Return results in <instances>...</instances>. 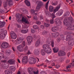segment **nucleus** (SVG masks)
Returning <instances> with one entry per match:
<instances>
[{"label": "nucleus", "instance_id": "1", "mask_svg": "<svg viewBox=\"0 0 74 74\" xmlns=\"http://www.w3.org/2000/svg\"><path fill=\"white\" fill-rule=\"evenodd\" d=\"M43 49H42L41 50V54L42 56H45L46 53H50L52 52L51 48L50 46L47 45H44L43 46Z\"/></svg>", "mask_w": 74, "mask_h": 74}, {"label": "nucleus", "instance_id": "2", "mask_svg": "<svg viewBox=\"0 0 74 74\" xmlns=\"http://www.w3.org/2000/svg\"><path fill=\"white\" fill-rule=\"evenodd\" d=\"M63 22L64 24L67 27V30H74V25L72 26L71 23H70L69 22L67 21V19L66 18H65Z\"/></svg>", "mask_w": 74, "mask_h": 74}, {"label": "nucleus", "instance_id": "3", "mask_svg": "<svg viewBox=\"0 0 74 74\" xmlns=\"http://www.w3.org/2000/svg\"><path fill=\"white\" fill-rule=\"evenodd\" d=\"M25 45H26L25 42L23 41L22 43L17 46V49L20 52H23V48Z\"/></svg>", "mask_w": 74, "mask_h": 74}, {"label": "nucleus", "instance_id": "4", "mask_svg": "<svg viewBox=\"0 0 74 74\" xmlns=\"http://www.w3.org/2000/svg\"><path fill=\"white\" fill-rule=\"evenodd\" d=\"M1 32V33L0 35V38L1 40H3L5 38V37L7 33V30L4 29H1L0 30V32Z\"/></svg>", "mask_w": 74, "mask_h": 74}, {"label": "nucleus", "instance_id": "5", "mask_svg": "<svg viewBox=\"0 0 74 74\" xmlns=\"http://www.w3.org/2000/svg\"><path fill=\"white\" fill-rule=\"evenodd\" d=\"M8 5L9 6H12L13 5V2L12 0H7V1L5 2L3 5L4 7H7V5Z\"/></svg>", "mask_w": 74, "mask_h": 74}, {"label": "nucleus", "instance_id": "6", "mask_svg": "<svg viewBox=\"0 0 74 74\" xmlns=\"http://www.w3.org/2000/svg\"><path fill=\"white\" fill-rule=\"evenodd\" d=\"M28 62V57L25 56L23 57L22 60V63L23 64H27Z\"/></svg>", "mask_w": 74, "mask_h": 74}, {"label": "nucleus", "instance_id": "7", "mask_svg": "<svg viewBox=\"0 0 74 74\" xmlns=\"http://www.w3.org/2000/svg\"><path fill=\"white\" fill-rule=\"evenodd\" d=\"M27 42L28 45H30L33 40V38L31 36H28L27 37Z\"/></svg>", "mask_w": 74, "mask_h": 74}, {"label": "nucleus", "instance_id": "8", "mask_svg": "<svg viewBox=\"0 0 74 74\" xmlns=\"http://www.w3.org/2000/svg\"><path fill=\"white\" fill-rule=\"evenodd\" d=\"M10 35L11 37L12 38V39H15L17 37V36L16 34H15L14 32L13 31H12L10 33Z\"/></svg>", "mask_w": 74, "mask_h": 74}, {"label": "nucleus", "instance_id": "9", "mask_svg": "<svg viewBox=\"0 0 74 74\" xmlns=\"http://www.w3.org/2000/svg\"><path fill=\"white\" fill-rule=\"evenodd\" d=\"M54 22L57 25H60L61 23H62L61 21L60 20V19L59 18L55 19Z\"/></svg>", "mask_w": 74, "mask_h": 74}, {"label": "nucleus", "instance_id": "10", "mask_svg": "<svg viewBox=\"0 0 74 74\" xmlns=\"http://www.w3.org/2000/svg\"><path fill=\"white\" fill-rule=\"evenodd\" d=\"M9 44L6 42H3L1 45V47L3 48H7L8 47Z\"/></svg>", "mask_w": 74, "mask_h": 74}, {"label": "nucleus", "instance_id": "11", "mask_svg": "<svg viewBox=\"0 0 74 74\" xmlns=\"http://www.w3.org/2000/svg\"><path fill=\"white\" fill-rule=\"evenodd\" d=\"M36 59L33 58H31V59L29 61V64H34L36 63Z\"/></svg>", "mask_w": 74, "mask_h": 74}, {"label": "nucleus", "instance_id": "12", "mask_svg": "<svg viewBox=\"0 0 74 74\" xmlns=\"http://www.w3.org/2000/svg\"><path fill=\"white\" fill-rule=\"evenodd\" d=\"M34 53L35 55H38L40 53V50L38 49H36L34 50Z\"/></svg>", "mask_w": 74, "mask_h": 74}, {"label": "nucleus", "instance_id": "13", "mask_svg": "<svg viewBox=\"0 0 74 74\" xmlns=\"http://www.w3.org/2000/svg\"><path fill=\"white\" fill-rule=\"evenodd\" d=\"M66 55V53L63 51H60L58 52V56H64Z\"/></svg>", "mask_w": 74, "mask_h": 74}, {"label": "nucleus", "instance_id": "14", "mask_svg": "<svg viewBox=\"0 0 74 74\" xmlns=\"http://www.w3.org/2000/svg\"><path fill=\"white\" fill-rule=\"evenodd\" d=\"M40 44H41V40L40 39H38L36 42L35 46L36 47H37L40 46Z\"/></svg>", "mask_w": 74, "mask_h": 74}, {"label": "nucleus", "instance_id": "15", "mask_svg": "<svg viewBox=\"0 0 74 74\" xmlns=\"http://www.w3.org/2000/svg\"><path fill=\"white\" fill-rule=\"evenodd\" d=\"M22 21L23 22H24L25 23H26L27 24H29L30 23L28 20H26V19H25L24 18V17H22Z\"/></svg>", "mask_w": 74, "mask_h": 74}, {"label": "nucleus", "instance_id": "16", "mask_svg": "<svg viewBox=\"0 0 74 74\" xmlns=\"http://www.w3.org/2000/svg\"><path fill=\"white\" fill-rule=\"evenodd\" d=\"M5 25V22L4 21H0V27H3Z\"/></svg>", "mask_w": 74, "mask_h": 74}, {"label": "nucleus", "instance_id": "17", "mask_svg": "<svg viewBox=\"0 0 74 74\" xmlns=\"http://www.w3.org/2000/svg\"><path fill=\"white\" fill-rule=\"evenodd\" d=\"M53 37L54 38H56L59 36V33L57 32L56 33H53L52 34Z\"/></svg>", "mask_w": 74, "mask_h": 74}, {"label": "nucleus", "instance_id": "18", "mask_svg": "<svg viewBox=\"0 0 74 74\" xmlns=\"http://www.w3.org/2000/svg\"><path fill=\"white\" fill-rule=\"evenodd\" d=\"M11 53V51L10 50L8 49L5 51V53L6 55H7V56H9V55H10Z\"/></svg>", "mask_w": 74, "mask_h": 74}, {"label": "nucleus", "instance_id": "19", "mask_svg": "<svg viewBox=\"0 0 74 74\" xmlns=\"http://www.w3.org/2000/svg\"><path fill=\"white\" fill-rule=\"evenodd\" d=\"M63 11L62 10H60L57 13L56 15L57 16H61L63 14Z\"/></svg>", "mask_w": 74, "mask_h": 74}, {"label": "nucleus", "instance_id": "20", "mask_svg": "<svg viewBox=\"0 0 74 74\" xmlns=\"http://www.w3.org/2000/svg\"><path fill=\"white\" fill-rule=\"evenodd\" d=\"M8 62L10 64H14L15 61L14 60H10L8 61Z\"/></svg>", "mask_w": 74, "mask_h": 74}, {"label": "nucleus", "instance_id": "21", "mask_svg": "<svg viewBox=\"0 0 74 74\" xmlns=\"http://www.w3.org/2000/svg\"><path fill=\"white\" fill-rule=\"evenodd\" d=\"M28 70L29 74H32V73L33 71V69L32 68H28Z\"/></svg>", "mask_w": 74, "mask_h": 74}, {"label": "nucleus", "instance_id": "22", "mask_svg": "<svg viewBox=\"0 0 74 74\" xmlns=\"http://www.w3.org/2000/svg\"><path fill=\"white\" fill-rule=\"evenodd\" d=\"M51 31L53 32H56L58 31V28L56 27H53L51 29Z\"/></svg>", "mask_w": 74, "mask_h": 74}, {"label": "nucleus", "instance_id": "23", "mask_svg": "<svg viewBox=\"0 0 74 74\" xmlns=\"http://www.w3.org/2000/svg\"><path fill=\"white\" fill-rule=\"evenodd\" d=\"M60 7V6H58L57 7H56V8L53 11L54 14H55V12H57V11H58Z\"/></svg>", "mask_w": 74, "mask_h": 74}, {"label": "nucleus", "instance_id": "24", "mask_svg": "<svg viewBox=\"0 0 74 74\" xmlns=\"http://www.w3.org/2000/svg\"><path fill=\"white\" fill-rule=\"evenodd\" d=\"M73 37V36L72 35H71L70 36L68 35L66 37V40L67 41L68 40H69V39H70L71 38H72Z\"/></svg>", "mask_w": 74, "mask_h": 74}, {"label": "nucleus", "instance_id": "25", "mask_svg": "<svg viewBox=\"0 0 74 74\" xmlns=\"http://www.w3.org/2000/svg\"><path fill=\"white\" fill-rule=\"evenodd\" d=\"M5 74H12V72L9 70H6L5 71Z\"/></svg>", "mask_w": 74, "mask_h": 74}, {"label": "nucleus", "instance_id": "26", "mask_svg": "<svg viewBox=\"0 0 74 74\" xmlns=\"http://www.w3.org/2000/svg\"><path fill=\"white\" fill-rule=\"evenodd\" d=\"M25 3L27 6L29 7V6L30 5V2L27 1V0H25Z\"/></svg>", "mask_w": 74, "mask_h": 74}, {"label": "nucleus", "instance_id": "27", "mask_svg": "<svg viewBox=\"0 0 74 74\" xmlns=\"http://www.w3.org/2000/svg\"><path fill=\"white\" fill-rule=\"evenodd\" d=\"M28 32V29H23L21 30V32L22 33H23L24 34H25V33H27Z\"/></svg>", "mask_w": 74, "mask_h": 74}, {"label": "nucleus", "instance_id": "28", "mask_svg": "<svg viewBox=\"0 0 74 74\" xmlns=\"http://www.w3.org/2000/svg\"><path fill=\"white\" fill-rule=\"evenodd\" d=\"M10 69L12 71H15V68L14 66H10Z\"/></svg>", "mask_w": 74, "mask_h": 74}, {"label": "nucleus", "instance_id": "29", "mask_svg": "<svg viewBox=\"0 0 74 74\" xmlns=\"http://www.w3.org/2000/svg\"><path fill=\"white\" fill-rule=\"evenodd\" d=\"M54 52L55 53H56L59 51V49L58 48H54V49H53Z\"/></svg>", "mask_w": 74, "mask_h": 74}, {"label": "nucleus", "instance_id": "30", "mask_svg": "<svg viewBox=\"0 0 74 74\" xmlns=\"http://www.w3.org/2000/svg\"><path fill=\"white\" fill-rule=\"evenodd\" d=\"M49 10L50 12H52L53 10V7L52 6H49Z\"/></svg>", "mask_w": 74, "mask_h": 74}, {"label": "nucleus", "instance_id": "31", "mask_svg": "<svg viewBox=\"0 0 74 74\" xmlns=\"http://www.w3.org/2000/svg\"><path fill=\"white\" fill-rule=\"evenodd\" d=\"M69 45L73 46V45L74 44V42L73 41V40H70L69 42Z\"/></svg>", "mask_w": 74, "mask_h": 74}, {"label": "nucleus", "instance_id": "32", "mask_svg": "<svg viewBox=\"0 0 74 74\" xmlns=\"http://www.w3.org/2000/svg\"><path fill=\"white\" fill-rule=\"evenodd\" d=\"M73 20L74 19L72 17H71L69 18V21H70L71 24L72 23L74 22Z\"/></svg>", "mask_w": 74, "mask_h": 74}, {"label": "nucleus", "instance_id": "33", "mask_svg": "<svg viewBox=\"0 0 74 74\" xmlns=\"http://www.w3.org/2000/svg\"><path fill=\"white\" fill-rule=\"evenodd\" d=\"M38 5L41 7L43 5V3L41 1H38Z\"/></svg>", "mask_w": 74, "mask_h": 74}, {"label": "nucleus", "instance_id": "34", "mask_svg": "<svg viewBox=\"0 0 74 74\" xmlns=\"http://www.w3.org/2000/svg\"><path fill=\"white\" fill-rule=\"evenodd\" d=\"M23 38H22L20 37L18 39V41L19 42H20V43H21V42H23Z\"/></svg>", "mask_w": 74, "mask_h": 74}, {"label": "nucleus", "instance_id": "35", "mask_svg": "<svg viewBox=\"0 0 74 74\" xmlns=\"http://www.w3.org/2000/svg\"><path fill=\"white\" fill-rule=\"evenodd\" d=\"M32 73L31 74H38V71H33L32 72Z\"/></svg>", "mask_w": 74, "mask_h": 74}, {"label": "nucleus", "instance_id": "36", "mask_svg": "<svg viewBox=\"0 0 74 74\" xmlns=\"http://www.w3.org/2000/svg\"><path fill=\"white\" fill-rule=\"evenodd\" d=\"M51 45L52 47V48H53L54 47V41L53 40H52L51 41Z\"/></svg>", "mask_w": 74, "mask_h": 74}, {"label": "nucleus", "instance_id": "37", "mask_svg": "<svg viewBox=\"0 0 74 74\" xmlns=\"http://www.w3.org/2000/svg\"><path fill=\"white\" fill-rule=\"evenodd\" d=\"M41 6H40L38 5L36 8V11H38V10H39L40 9V8H41Z\"/></svg>", "mask_w": 74, "mask_h": 74}, {"label": "nucleus", "instance_id": "38", "mask_svg": "<svg viewBox=\"0 0 74 74\" xmlns=\"http://www.w3.org/2000/svg\"><path fill=\"white\" fill-rule=\"evenodd\" d=\"M49 4V1H48L46 4L45 8L46 10H48V4Z\"/></svg>", "mask_w": 74, "mask_h": 74}, {"label": "nucleus", "instance_id": "39", "mask_svg": "<svg viewBox=\"0 0 74 74\" xmlns=\"http://www.w3.org/2000/svg\"><path fill=\"white\" fill-rule=\"evenodd\" d=\"M33 28L34 29H38V26L36 25H34L33 26Z\"/></svg>", "mask_w": 74, "mask_h": 74}, {"label": "nucleus", "instance_id": "40", "mask_svg": "<svg viewBox=\"0 0 74 74\" xmlns=\"http://www.w3.org/2000/svg\"><path fill=\"white\" fill-rule=\"evenodd\" d=\"M4 54L0 53V60L2 58H4Z\"/></svg>", "mask_w": 74, "mask_h": 74}, {"label": "nucleus", "instance_id": "41", "mask_svg": "<svg viewBox=\"0 0 74 74\" xmlns=\"http://www.w3.org/2000/svg\"><path fill=\"white\" fill-rule=\"evenodd\" d=\"M44 25L46 27H49V26H50L49 24H48L45 23H44Z\"/></svg>", "mask_w": 74, "mask_h": 74}, {"label": "nucleus", "instance_id": "42", "mask_svg": "<svg viewBox=\"0 0 74 74\" xmlns=\"http://www.w3.org/2000/svg\"><path fill=\"white\" fill-rule=\"evenodd\" d=\"M3 67L4 69H7L8 67V66H7L6 65L4 64V66H3Z\"/></svg>", "mask_w": 74, "mask_h": 74}, {"label": "nucleus", "instance_id": "43", "mask_svg": "<svg viewBox=\"0 0 74 74\" xmlns=\"http://www.w3.org/2000/svg\"><path fill=\"white\" fill-rule=\"evenodd\" d=\"M60 37H61L62 40H63L64 39V36L62 34H61L60 36Z\"/></svg>", "mask_w": 74, "mask_h": 74}, {"label": "nucleus", "instance_id": "44", "mask_svg": "<svg viewBox=\"0 0 74 74\" xmlns=\"http://www.w3.org/2000/svg\"><path fill=\"white\" fill-rule=\"evenodd\" d=\"M71 66H72L71 65H69L67 66L66 67V69L67 70H68V69H70V68H71Z\"/></svg>", "mask_w": 74, "mask_h": 74}, {"label": "nucleus", "instance_id": "45", "mask_svg": "<svg viewBox=\"0 0 74 74\" xmlns=\"http://www.w3.org/2000/svg\"><path fill=\"white\" fill-rule=\"evenodd\" d=\"M47 31H44L42 33V34L43 35H45V34H47Z\"/></svg>", "mask_w": 74, "mask_h": 74}, {"label": "nucleus", "instance_id": "46", "mask_svg": "<svg viewBox=\"0 0 74 74\" xmlns=\"http://www.w3.org/2000/svg\"><path fill=\"white\" fill-rule=\"evenodd\" d=\"M62 62V58H59L58 60V63Z\"/></svg>", "mask_w": 74, "mask_h": 74}, {"label": "nucleus", "instance_id": "47", "mask_svg": "<svg viewBox=\"0 0 74 74\" xmlns=\"http://www.w3.org/2000/svg\"><path fill=\"white\" fill-rule=\"evenodd\" d=\"M53 21L54 20L53 19H52L50 21V23L51 24H53V23H54Z\"/></svg>", "mask_w": 74, "mask_h": 74}, {"label": "nucleus", "instance_id": "48", "mask_svg": "<svg viewBox=\"0 0 74 74\" xmlns=\"http://www.w3.org/2000/svg\"><path fill=\"white\" fill-rule=\"evenodd\" d=\"M70 15V12H67L65 14V16H69Z\"/></svg>", "mask_w": 74, "mask_h": 74}, {"label": "nucleus", "instance_id": "49", "mask_svg": "<svg viewBox=\"0 0 74 74\" xmlns=\"http://www.w3.org/2000/svg\"><path fill=\"white\" fill-rule=\"evenodd\" d=\"M31 12H32V13H33V14L34 13L35 15H37V13H35V12H36V11H34V10H31Z\"/></svg>", "mask_w": 74, "mask_h": 74}, {"label": "nucleus", "instance_id": "50", "mask_svg": "<svg viewBox=\"0 0 74 74\" xmlns=\"http://www.w3.org/2000/svg\"><path fill=\"white\" fill-rule=\"evenodd\" d=\"M23 12L24 13V14H27V12H28V11H27V10H23Z\"/></svg>", "mask_w": 74, "mask_h": 74}, {"label": "nucleus", "instance_id": "51", "mask_svg": "<svg viewBox=\"0 0 74 74\" xmlns=\"http://www.w3.org/2000/svg\"><path fill=\"white\" fill-rule=\"evenodd\" d=\"M0 62L1 63H6L7 60H4L0 61Z\"/></svg>", "mask_w": 74, "mask_h": 74}, {"label": "nucleus", "instance_id": "52", "mask_svg": "<svg viewBox=\"0 0 74 74\" xmlns=\"http://www.w3.org/2000/svg\"><path fill=\"white\" fill-rule=\"evenodd\" d=\"M51 4L52 5H57V3H54L53 2H52Z\"/></svg>", "mask_w": 74, "mask_h": 74}, {"label": "nucleus", "instance_id": "53", "mask_svg": "<svg viewBox=\"0 0 74 74\" xmlns=\"http://www.w3.org/2000/svg\"><path fill=\"white\" fill-rule=\"evenodd\" d=\"M31 33H35V32H36V31L34 29H32L31 30Z\"/></svg>", "mask_w": 74, "mask_h": 74}, {"label": "nucleus", "instance_id": "54", "mask_svg": "<svg viewBox=\"0 0 74 74\" xmlns=\"http://www.w3.org/2000/svg\"><path fill=\"white\" fill-rule=\"evenodd\" d=\"M36 23L37 25H40V24H41V22H40L39 21H37L36 22Z\"/></svg>", "mask_w": 74, "mask_h": 74}, {"label": "nucleus", "instance_id": "55", "mask_svg": "<svg viewBox=\"0 0 74 74\" xmlns=\"http://www.w3.org/2000/svg\"><path fill=\"white\" fill-rule=\"evenodd\" d=\"M60 67V65H58V64H56V69H58Z\"/></svg>", "mask_w": 74, "mask_h": 74}, {"label": "nucleus", "instance_id": "56", "mask_svg": "<svg viewBox=\"0 0 74 74\" xmlns=\"http://www.w3.org/2000/svg\"><path fill=\"white\" fill-rule=\"evenodd\" d=\"M61 40V38L59 37L57 38V41L59 42H60V41Z\"/></svg>", "mask_w": 74, "mask_h": 74}, {"label": "nucleus", "instance_id": "57", "mask_svg": "<svg viewBox=\"0 0 74 74\" xmlns=\"http://www.w3.org/2000/svg\"><path fill=\"white\" fill-rule=\"evenodd\" d=\"M34 20H36V21L37 20V16H34Z\"/></svg>", "mask_w": 74, "mask_h": 74}, {"label": "nucleus", "instance_id": "58", "mask_svg": "<svg viewBox=\"0 0 74 74\" xmlns=\"http://www.w3.org/2000/svg\"><path fill=\"white\" fill-rule=\"evenodd\" d=\"M72 66H74V61H73L72 62V63H71V65Z\"/></svg>", "mask_w": 74, "mask_h": 74}, {"label": "nucleus", "instance_id": "59", "mask_svg": "<svg viewBox=\"0 0 74 74\" xmlns=\"http://www.w3.org/2000/svg\"><path fill=\"white\" fill-rule=\"evenodd\" d=\"M28 49V47L27 46H26L24 49V50L25 51H26Z\"/></svg>", "mask_w": 74, "mask_h": 74}, {"label": "nucleus", "instance_id": "60", "mask_svg": "<svg viewBox=\"0 0 74 74\" xmlns=\"http://www.w3.org/2000/svg\"><path fill=\"white\" fill-rule=\"evenodd\" d=\"M31 53L30 52V51L29 50L28 51V52L27 53V55H30V54H31Z\"/></svg>", "mask_w": 74, "mask_h": 74}, {"label": "nucleus", "instance_id": "61", "mask_svg": "<svg viewBox=\"0 0 74 74\" xmlns=\"http://www.w3.org/2000/svg\"><path fill=\"white\" fill-rule=\"evenodd\" d=\"M66 62L67 63H70V60H67L66 61Z\"/></svg>", "mask_w": 74, "mask_h": 74}, {"label": "nucleus", "instance_id": "62", "mask_svg": "<svg viewBox=\"0 0 74 74\" xmlns=\"http://www.w3.org/2000/svg\"><path fill=\"white\" fill-rule=\"evenodd\" d=\"M17 27H18V28H20L21 27V25H17Z\"/></svg>", "mask_w": 74, "mask_h": 74}, {"label": "nucleus", "instance_id": "63", "mask_svg": "<svg viewBox=\"0 0 74 74\" xmlns=\"http://www.w3.org/2000/svg\"><path fill=\"white\" fill-rule=\"evenodd\" d=\"M70 52H69L68 53L67 55L68 57H69V56H70Z\"/></svg>", "mask_w": 74, "mask_h": 74}, {"label": "nucleus", "instance_id": "64", "mask_svg": "<svg viewBox=\"0 0 74 74\" xmlns=\"http://www.w3.org/2000/svg\"><path fill=\"white\" fill-rule=\"evenodd\" d=\"M67 71V72H70V71H71V70H70V69H68L67 70V71Z\"/></svg>", "mask_w": 74, "mask_h": 74}]
</instances>
